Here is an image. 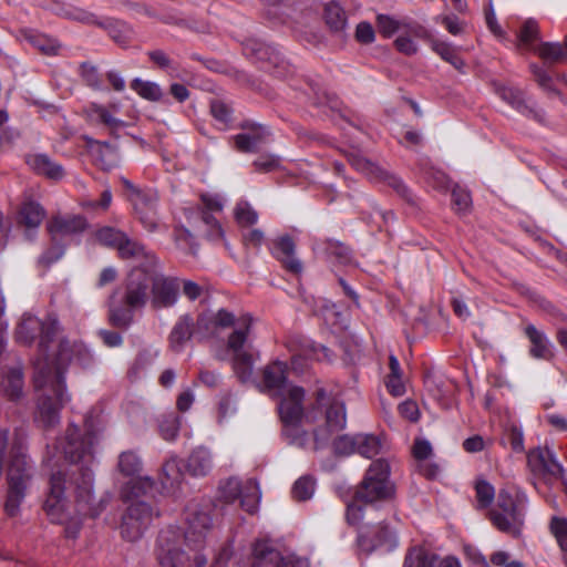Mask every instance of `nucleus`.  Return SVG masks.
<instances>
[{"label":"nucleus","instance_id":"f03ea898","mask_svg":"<svg viewBox=\"0 0 567 567\" xmlns=\"http://www.w3.org/2000/svg\"><path fill=\"white\" fill-rule=\"evenodd\" d=\"M60 326L54 317L45 320L24 313L16 330V340L31 344L39 337V353L34 360L37 391L35 422L48 430L60 422V411L70 401L64 382V371L73 360L84 363L87 354L82 343L71 344L59 336Z\"/></svg>","mask_w":567,"mask_h":567},{"label":"nucleus","instance_id":"c03bdc74","mask_svg":"<svg viewBox=\"0 0 567 567\" xmlns=\"http://www.w3.org/2000/svg\"><path fill=\"white\" fill-rule=\"evenodd\" d=\"M235 218L240 225H254L258 220V214L247 200H240L235 208Z\"/></svg>","mask_w":567,"mask_h":567},{"label":"nucleus","instance_id":"37998d69","mask_svg":"<svg viewBox=\"0 0 567 567\" xmlns=\"http://www.w3.org/2000/svg\"><path fill=\"white\" fill-rule=\"evenodd\" d=\"M157 357V350H146L141 352L130 370L131 378H138L140 374L145 371L156 360Z\"/></svg>","mask_w":567,"mask_h":567},{"label":"nucleus","instance_id":"c9c22d12","mask_svg":"<svg viewBox=\"0 0 567 567\" xmlns=\"http://www.w3.org/2000/svg\"><path fill=\"white\" fill-rule=\"evenodd\" d=\"M324 20L334 31H342L347 25L346 12L337 2H330L326 6Z\"/></svg>","mask_w":567,"mask_h":567},{"label":"nucleus","instance_id":"5fc2aeb1","mask_svg":"<svg viewBox=\"0 0 567 567\" xmlns=\"http://www.w3.org/2000/svg\"><path fill=\"white\" fill-rule=\"evenodd\" d=\"M377 24L380 33L385 38L392 37L401 25L399 20L386 14H379L377 17Z\"/></svg>","mask_w":567,"mask_h":567},{"label":"nucleus","instance_id":"2f4dec72","mask_svg":"<svg viewBox=\"0 0 567 567\" xmlns=\"http://www.w3.org/2000/svg\"><path fill=\"white\" fill-rule=\"evenodd\" d=\"M348 161L358 172L367 175L371 179H379L384 176V172L374 163L367 159L361 153L352 152L348 155Z\"/></svg>","mask_w":567,"mask_h":567},{"label":"nucleus","instance_id":"a19ab883","mask_svg":"<svg viewBox=\"0 0 567 567\" xmlns=\"http://www.w3.org/2000/svg\"><path fill=\"white\" fill-rule=\"evenodd\" d=\"M162 472L164 476L163 485L165 486L178 484L183 476L179 461L175 456L164 463Z\"/></svg>","mask_w":567,"mask_h":567},{"label":"nucleus","instance_id":"412c9836","mask_svg":"<svg viewBox=\"0 0 567 567\" xmlns=\"http://www.w3.org/2000/svg\"><path fill=\"white\" fill-rule=\"evenodd\" d=\"M527 464L530 471L537 475H550L563 477L565 470L553 449L545 446L528 452Z\"/></svg>","mask_w":567,"mask_h":567},{"label":"nucleus","instance_id":"dca6fc26","mask_svg":"<svg viewBox=\"0 0 567 567\" xmlns=\"http://www.w3.org/2000/svg\"><path fill=\"white\" fill-rule=\"evenodd\" d=\"M96 240L107 247L116 248L122 258L146 259L151 265L156 261V256L145 249L144 246L130 239L126 234L112 227H103L95 233Z\"/></svg>","mask_w":567,"mask_h":567},{"label":"nucleus","instance_id":"39448f33","mask_svg":"<svg viewBox=\"0 0 567 567\" xmlns=\"http://www.w3.org/2000/svg\"><path fill=\"white\" fill-rule=\"evenodd\" d=\"M394 485L390 481V465L379 458L371 463L361 484L355 488L353 499L348 503L346 517L350 525H359L363 518V505L390 499Z\"/></svg>","mask_w":567,"mask_h":567},{"label":"nucleus","instance_id":"09e8293b","mask_svg":"<svg viewBox=\"0 0 567 567\" xmlns=\"http://www.w3.org/2000/svg\"><path fill=\"white\" fill-rule=\"evenodd\" d=\"M550 530L555 536L560 549L567 553V519L553 517L550 522Z\"/></svg>","mask_w":567,"mask_h":567},{"label":"nucleus","instance_id":"4be33fe9","mask_svg":"<svg viewBox=\"0 0 567 567\" xmlns=\"http://www.w3.org/2000/svg\"><path fill=\"white\" fill-rule=\"evenodd\" d=\"M206 212L203 213L202 219L207 226V237L212 241H223L227 247L228 244L225 239V231L220 224L208 212H221L226 203V198L216 193H205L200 196Z\"/></svg>","mask_w":567,"mask_h":567},{"label":"nucleus","instance_id":"f3484780","mask_svg":"<svg viewBox=\"0 0 567 567\" xmlns=\"http://www.w3.org/2000/svg\"><path fill=\"white\" fill-rule=\"evenodd\" d=\"M223 498L227 503L240 502V506L250 514L257 512L260 502V488L257 481L248 478L241 481L237 477L228 478L220 486Z\"/></svg>","mask_w":567,"mask_h":567},{"label":"nucleus","instance_id":"e433bc0d","mask_svg":"<svg viewBox=\"0 0 567 567\" xmlns=\"http://www.w3.org/2000/svg\"><path fill=\"white\" fill-rule=\"evenodd\" d=\"M517 39L520 47L528 50L536 49L538 43L537 22L533 19L526 20L517 34Z\"/></svg>","mask_w":567,"mask_h":567},{"label":"nucleus","instance_id":"ddd939ff","mask_svg":"<svg viewBox=\"0 0 567 567\" xmlns=\"http://www.w3.org/2000/svg\"><path fill=\"white\" fill-rule=\"evenodd\" d=\"M31 465L23 453L13 454L8 471L9 492L4 504L6 512L10 516L18 513L19 506L24 498L27 482L31 477Z\"/></svg>","mask_w":567,"mask_h":567},{"label":"nucleus","instance_id":"a18cd8bd","mask_svg":"<svg viewBox=\"0 0 567 567\" xmlns=\"http://www.w3.org/2000/svg\"><path fill=\"white\" fill-rule=\"evenodd\" d=\"M315 493V481L309 476L300 477L292 486V496L297 501H307Z\"/></svg>","mask_w":567,"mask_h":567},{"label":"nucleus","instance_id":"9b49d317","mask_svg":"<svg viewBox=\"0 0 567 567\" xmlns=\"http://www.w3.org/2000/svg\"><path fill=\"white\" fill-rule=\"evenodd\" d=\"M317 404L324 408V427H320L315 432L313 449L319 450L327 445L334 432L341 431L347 424V412L344 403L320 389L317 392Z\"/></svg>","mask_w":567,"mask_h":567},{"label":"nucleus","instance_id":"cd10ccee","mask_svg":"<svg viewBox=\"0 0 567 567\" xmlns=\"http://www.w3.org/2000/svg\"><path fill=\"white\" fill-rule=\"evenodd\" d=\"M267 130L260 125L235 136V146L241 152H255L267 138Z\"/></svg>","mask_w":567,"mask_h":567},{"label":"nucleus","instance_id":"4c0bfd02","mask_svg":"<svg viewBox=\"0 0 567 567\" xmlns=\"http://www.w3.org/2000/svg\"><path fill=\"white\" fill-rule=\"evenodd\" d=\"M181 426V417L174 413L162 415L158 421V429L162 437L166 441L176 439Z\"/></svg>","mask_w":567,"mask_h":567},{"label":"nucleus","instance_id":"f704fd0d","mask_svg":"<svg viewBox=\"0 0 567 567\" xmlns=\"http://www.w3.org/2000/svg\"><path fill=\"white\" fill-rule=\"evenodd\" d=\"M131 89L135 91L142 99L156 102L163 96L162 89L155 82L134 79L131 82Z\"/></svg>","mask_w":567,"mask_h":567},{"label":"nucleus","instance_id":"9d476101","mask_svg":"<svg viewBox=\"0 0 567 567\" xmlns=\"http://www.w3.org/2000/svg\"><path fill=\"white\" fill-rule=\"evenodd\" d=\"M158 260L151 265L146 259L138 261V267L132 271H141L148 282H152L151 302L154 308H166L175 305L178 299L179 284L176 278L166 277L157 271Z\"/></svg>","mask_w":567,"mask_h":567},{"label":"nucleus","instance_id":"3c124183","mask_svg":"<svg viewBox=\"0 0 567 567\" xmlns=\"http://www.w3.org/2000/svg\"><path fill=\"white\" fill-rule=\"evenodd\" d=\"M475 489L478 507L485 508L489 506L495 496L494 487L485 481H480L477 482Z\"/></svg>","mask_w":567,"mask_h":567},{"label":"nucleus","instance_id":"58836bf2","mask_svg":"<svg viewBox=\"0 0 567 567\" xmlns=\"http://www.w3.org/2000/svg\"><path fill=\"white\" fill-rule=\"evenodd\" d=\"M23 378L20 368H13L7 375V385L4 386V394L10 400H17L22 395Z\"/></svg>","mask_w":567,"mask_h":567},{"label":"nucleus","instance_id":"69168bd1","mask_svg":"<svg viewBox=\"0 0 567 567\" xmlns=\"http://www.w3.org/2000/svg\"><path fill=\"white\" fill-rule=\"evenodd\" d=\"M400 414L411 422H416L420 417V410L416 402L406 400L399 405Z\"/></svg>","mask_w":567,"mask_h":567},{"label":"nucleus","instance_id":"338daca9","mask_svg":"<svg viewBox=\"0 0 567 567\" xmlns=\"http://www.w3.org/2000/svg\"><path fill=\"white\" fill-rule=\"evenodd\" d=\"M435 20L437 22L441 21L445 25L446 30L453 35H458L463 32V22L455 16L436 17Z\"/></svg>","mask_w":567,"mask_h":567},{"label":"nucleus","instance_id":"603ef678","mask_svg":"<svg viewBox=\"0 0 567 567\" xmlns=\"http://www.w3.org/2000/svg\"><path fill=\"white\" fill-rule=\"evenodd\" d=\"M504 440H506L514 452L520 453L524 451V435L520 427L516 425L507 426L504 431Z\"/></svg>","mask_w":567,"mask_h":567},{"label":"nucleus","instance_id":"aec40b11","mask_svg":"<svg viewBox=\"0 0 567 567\" xmlns=\"http://www.w3.org/2000/svg\"><path fill=\"white\" fill-rule=\"evenodd\" d=\"M358 546L365 553L377 549L389 553L398 547L396 533L385 525L363 528L358 534Z\"/></svg>","mask_w":567,"mask_h":567},{"label":"nucleus","instance_id":"4468645a","mask_svg":"<svg viewBox=\"0 0 567 567\" xmlns=\"http://www.w3.org/2000/svg\"><path fill=\"white\" fill-rule=\"evenodd\" d=\"M123 184L128 192L127 198L133 205L134 213L143 228L148 233L158 230L157 193L152 188L140 189L126 178H123Z\"/></svg>","mask_w":567,"mask_h":567},{"label":"nucleus","instance_id":"f8f14e48","mask_svg":"<svg viewBox=\"0 0 567 567\" xmlns=\"http://www.w3.org/2000/svg\"><path fill=\"white\" fill-rule=\"evenodd\" d=\"M252 567H309L306 557L293 550L277 547L267 540H258L252 547Z\"/></svg>","mask_w":567,"mask_h":567},{"label":"nucleus","instance_id":"0eeeda50","mask_svg":"<svg viewBox=\"0 0 567 567\" xmlns=\"http://www.w3.org/2000/svg\"><path fill=\"white\" fill-rule=\"evenodd\" d=\"M183 540L189 551L193 553L195 567L206 565V556L200 554L207 543V535L212 527V518L198 503H189L184 513Z\"/></svg>","mask_w":567,"mask_h":567},{"label":"nucleus","instance_id":"b1692460","mask_svg":"<svg viewBox=\"0 0 567 567\" xmlns=\"http://www.w3.org/2000/svg\"><path fill=\"white\" fill-rule=\"evenodd\" d=\"M525 334L530 342L529 353L533 358L546 361L553 359L554 346L545 332L538 330L534 324H527Z\"/></svg>","mask_w":567,"mask_h":567},{"label":"nucleus","instance_id":"0e129e2a","mask_svg":"<svg viewBox=\"0 0 567 567\" xmlns=\"http://www.w3.org/2000/svg\"><path fill=\"white\" fill-rule=\"evenodd\" d=\"M355 38L361 43H372L375 38L373 27L369 22H360L355 29Z\"/></svg>","mask_w":567,"mask_h":567},{"label":"nucleus","instance_id":"c85d7f7f","mask_svg":"<svg viewBox=\"0 0 567 567\" xmlns=\"http://www.w3.org/2000/svg\"><path fill=\"white\" fill-rule=\"evenodd\" d=\"M28 165L38 174L44 175L51 179H61L63 177V168L61 165L52 162L44 154L30 155L27 159Z\"/></svg>","mask_w":567,"mask_h":567},{"label":"nucleus","instance_id":"de8ad7c7","mask_svg":"<svg viewBox=\"0 0 567 567\" xmlns=\"http://www.w3.org/2000/svg\"><path fill=\"white\" fill-rule=\"evenodd\" d=\"M58 13L68 19H72V20L80 21L83 23H87V24L97 23V19L93 13L87 12L81 8L73 7V6L63 7L58 10Z\"/></svg>","mask_w":567,"mask_h":567},{"label":"nucleus","instance_id":"20e7f679","mask_svg":"<svg viewBox=\"0 0 567 567\" xmlns=\"http://www.w3.org/2000/svg\"><path fill=\"white\" fill-rule=\"evenodd\" d=\"M287 364L281 361H275L264 370V382L268 392L279 398L278 411L284 423V435L290 444L306 447L307 434L300 429L305 417L302 388L291 384L287 381ZM308 420L309 416L306 415Z\"/></svg>","mask_w":567,"mask_h":567},{"label":"nucleus","instance_id":"4d7b16f0","mask_svg":"<svg viewBox=\"0 0 567 567\" xmlns=\"http://www.w3.org/2000/svg\"><path fill=\"white\" fill-rule=\"evenodd\" d=\"M214 118L223 126H227L231 118V110L220 101H214L210 105Z\"/></svg>","mask_w":567,"mask_h":567},{"label":"nucleus","instance_id":"ea45409f","mask_svg":"<svg viewBox=\"0 0 567 567\" xmlns=\"http://www.w3.org/2000/svg\"><path fill=\"white\" fill-rule=\"evenodd\" d=\"M540 58L548 62H557L566 58V51L561 44L557 42H545L536 45L534 49Z\"/></svg>","mask_w":567,"mask_h":567},{"label":"nucleus","instance_id":"680f3d73","mask_svg":"<svg viewBox=\"0 0 567 567\" xmlns=\"http://www.w3.org/2000/svg\"><path fill=\"white\" fill-rule=\"evenodd\" d=\"M243 239L246 247L259 249L264 245L266 236L260 229H250L243 235Z\"/></svg>","mask_w":567,"mask_h":567},{"label":"nucleus","instance_id":"bf43d9fd","mask_svg":"<svg viewBox=\"0 0 567 567\" xmlns=\"http://www.w3.org/2000/svg\"><path fill=\"white\" fill-rule=\"evenodd\" d=\"M465 558L473 566L491 567L485 556L474 546L465 545L464 548Z\"/></svg>","mask_w":567,"mask_h":567},{"label":"nucleus","instance_id":"5701e85b","mask_svg":"<svg viewBox=\"0 0 567 567\" xmlns=\"http://www.w3.org/2000/svg\"><path fill=\"white\" fill-rule=\"evenodd\" d=\"M288 347L292 354V368L299 370V361L307 360H330V351L323 346L316 344L311 339L303 336H295L289 340Z\"/></svg>","mask_w":567,"mask_h":567},{"label":"nucleus","instance_id":"8fccbe9b","mask_svg":"<svg viewBox=\"0 0 567 567\" xmlns=\"http://www.w3.org/2000/svg\"><path fill=\"white\" fill-rule=\"evenodd\" d=\"M498 94L501 99L507 102L513 109L519 112H524L526 109L520 91L513 87H502Z\"/></svg>","mask_w":567,"mask_h":567},{"label":"nucleus","instance_id":"864d4df0","mask_svg":"<svg viewBox=\"0 0 567 567\" xmlns=\"http://www.w3.org/2000/svg\"><path fill=\"white\" fill-rule=\"evenodd\" d=\"M236 413V405L231 396L224 395L219 399L217 405V422L225 423L229 417Z\"/></svg>","mask_w":567,"mask_h":567},{"label":"nucleus","instance_id":"6ab92c4d","mask_svg":"<svg viewBox=\"0 0 567 567\" xmlns=\"http://www.w3.org/2000/svg\"><path fill=\"white\" fill-rule=\"evenodd\" d=\"M157 543L158 567H192L190 554L181 548V536L176 528L162 530Z\"/></svg>","mask_w":567,"mask_h":567},{"label":"nucleus","instance_id":"393cba45","mask_svg":"<svg viewBox=\"0 0 567 567\" xmlns=\"http://www.w3.org/2000/svg\"><path fill=\"white\" fill-rule=\"evenodd\" d=\"M272 255L291 272L299 274L301 262L295 257V243L289 236L279 237L271 247Z\"/></svg>","mask_w":567,"mask_h":567},{"label":"nucleus","instance_id":"e2e57ef3","mask_svg":"<svg viewBox=\"0 0 567 567\" xmlns=\"http://www.w3.org/2000/svg\"><path fill=\"white\" fill-rule=\"evenodd\" d=\"M413 456L417 461H426L432 455V446L429 441L424 439H417L413 445Z\"/></svg>","mask_w":567,"mask_h":567},{"label":"nucleus","instance_id":"2eb2a0df","mask_svg":"<svg viewBox=\"0 0 567 567\" xmlns=\"http://www.w3.org/2000/svg\"><path fill=\"white\" fill-rule=\"evenodd\" d=\"M117 468L131 481L123 488L122 495L126 499L138 497L140 494H146L153 489L154 481L150 476H141L143 462L136 451H124L118 455Z\"/></svg>","mask_w":567,"mask_h":567},{"label":"nucleus","instance_id":"79ce46f5","mask_svg":"<svg viewBox=\"0 0 567 567\" xmlns=\"http://www.w3.org/2000/svg\"><path fill=\"white\" fill-rule=\"evenodd\" d=\"M29 42L41 52L48 55L58 53L59 44L56 40L41 33H31L28 37Z\"/></svg>","mask_w":567,"mask_h":567},{"label":"nucleus","instance_id":"7ed1b4c3","mask_svg":"<svg viewBox=\"0 0 567 567\" xmlns=\"http://www.w3.org/2000/svg\"><path fill=\"white\" fill-rule=\"evenodd\" d=\"M231 329L227 339V352L230 355L236 375L247 382L251 379L254 367L259 359L258 351L251 344L252 317L234 313L220 309L210 316H200L194 331L199 339L218 337L220 330ZM193 334V322L187 316L182 317L174 326L169 341L175 351H181Z\"/></svg>","mask_w":567,"mask_h":567},{"label":"nucleus","instance_id":"c756f323","mask_svg":"<svg viewBox=\"0 0 567 567\" xmlns=\"http://www.w3.org/2000/svg\"><path fill=\"white\" fill-rule=\"evenodd\" d=\"M439 555L422 546L410 548L405 555L403 567H436Z\"/></svg>","mask_w":567,"mask_h":567},{"label":"nucleus","instance_id":"72a5a7b5","mask_svg":"<svg viewBox=\"0 0 567 567\" xmlns=\"http://www.w3.org/2000/svg\"><path fill=\"white\" fill-rule=\"evenodd\" d=\"M431 49L455 69H463L464 61L457 55L456 49L452 43L436 39L432 41Z\"/></svg>","mask_w":567,"mask_h":567},{"label":"nucleus","instance_id":"bb28decb","mask_svg":"<svg viewBox=\"0 0 567 567\" xmlns=\"http://www.w3.org/2000/svg\"><path fill=\"white\" fill-rule=\"evenodd\" d=\"M185 467L193 476H205L213 468L210 451L203 446L196 447L188 456Z\"/></svg>","mask_w":567,"mask_h":567},{"label":"nucleus","instance_id":"423d86ee","mask_svg":"<svg viewBox=\"0 0 567 567\" xmlns=\"http://www.w3.org/2000/svg\"><path fill=\"white\" fill-rule=\"evenodd\" d=\"M526 496L519 491L502 488L489 512V519L501 532L517 536L524 524Z\"/></svg>","mask_w":567,"mask_h":567},{"label":"nucleus","instance_id":"a211bd4d","mask_svg":"<svg viewBox=\"0 0 567 567\" xmlns=\"http://www.w3.org/2000/svg\"><path fill=\"white\" fill-rule=\"evenodd\" d=\"M157 515L158 513L147 503L143 501L133 502L122 519V536L130 542L140 539Z\"/></svg>","mask_w":567,"mask_h":567},{"label":"nucleus","instance_id":"6e6552de","mask_svg":"<svg viewBox=\"0 0 567 567\" xmlns=\"http://www.w3.org/2000/svg\"><path fill=\"white\" fill-rule=\"evenodd\" d=\"M146 280L141 271H131L127 277L126 292L123 306H113L110 310V321L117 328H128L134 320L136 310L146 303Z\"/></svg>","mask_w":567,"mask_h":567},{"label":"nucleus","instance_id":"473e14b6","mask_svg":"<svg viewBox=\"0 0 567 567\" xmlns=\"http://www.w3.org/2000/svg\"><path fill=\"white\" fill-rule=\"evenodd\" d=\"M382 449L381 441L372 434L355 435V452L360 455L371 458L380 453Z\"/></svg>","mask_w":567,"mask_h":567},{"label":"nucleus","instance_id":"a878e982","mask_svg":"<svg viewBox=\"0 0 567 567\" xmlns=\"http://www.w3.org/2000/svg\"><path fill=\"white\" fill-rule=\"evenodd\" d=\"M45 217L43 207L33 200L24 202L18 213V224L27 228V234L39 228Z\"/></svg>","mask_w":567,"mask_h":567},{"label":"nucleus","instance_id":"6e6d98bb","mask_svg":"<svg viewBox=\"0 0 567 567\" xmlns=\"http://www.w3.org/2000/svg\"><path fill=\"white\" fill-rule=\"evenodd\" d=\"M491 567H525L519 560L512 559L511 554L504 550L495 551L491 556Z\"/></svg>","mask_w":567,"mask_h":567},{"label":"nucleus","instance_id":"49530a36","mask_svg":"<svg viewBox=\"0 0 567 567\" xmlns=\"http://www.w3.org/2000/svg\"><path fill=\"white\" fill-rule=\"evenodd\" d=\"M175 243L178 249L185 254L195 255L197 252V244L195 237L186 228L176 229Z\"/></svg>","mask_w":567,"mask_h":567},{"label":"nucleus","instance_id":"7c9ffc66","mask_svg":"<svg viewBox=\"0 0 567 567\" xmlns=\"http://www.w3.org/2000/svg\"><path fill=\"white\" fill-rule=\"evenodd\" d=\"M91 121L102 123L110 130L115 131L126 126L125 122L115 117L107 107L92 103L86 110Z\"/></svg>","mask_w":567,"mask_h":567},{"label":"nucleus","instance_id":"774afa93","mask_svg":"<svg viewBox=\"0 0 567 567\" xmlns=\"http://www.w3.org/2000/svg\"><path fill=\"white\" fill-rule=\"evenodd\" d=\"M394 44L401 53L406 54V55L415 54L419 50L416 42L413 41L408 35L398 37Z\"/></svg>","mask_w":567,"mask_h":567},{"label":"nucleus","instance_id":"1a4fd4ad","mask_svg":"<svg viewBox=\"0 0 567 567\" xmlns=\"http://www.w3.org/2000/svg\"><path fill=\"white\" fill-rule=\"evenodd\" d=\"M87 226L86 219L79 215L56 216L48 224V230L54 244L43 252L39 259L41 264L50 266L64 255V247L59 243L72 239Z\"/></svg>","mask_w":567,"mask_h":567},{"label":"nucleus","instance_id":"13d9d810","mask_svg":"<svg viewBox=\"0 0 567 567\" xmlns=\"http://www.w3.org/2000/svg\"><path fill=\"white\" fill-rule=\"evenodd\" d=\"M333 450L339 455H350L355 452V435H341L333 442Z\"/></svg>","mask_w":567,"mask_h":567},{"label":"nucleus","instance_id":"f257e3e1","mask_svg":"<svg viewBox=\"0 0 567 567\" xmlns=\"http://www.w3.org/2000/svg\"><path fill=\"white\" fill-rule=\"evenodd\" d=\"M85 425L86 433L82 434L76 425L70 424L63 436L48 445L45 457L51 475L43 508L52 523L65 526V534L71 538L78 535L82 517H94L102 511L101 503L93 502L91 466L95 435L89 420Z\"/></svg>","mask_w":567,"mask_h":567},{"label":"nucleus","instance_id":"052dcab7","mask_svg":"<svg viewBox=\"0 0 567 567\" xmlns=\"http://www.w3.org/2000/svg\"><path fill=\"white\" fill-rule=\"evenodd\" d=\"M452 203L456 210L465 212L471 204V196L465 189L454 187L452 190Z\"/></svg>","mask_w":567,"mask_h":567}]
</instances>
